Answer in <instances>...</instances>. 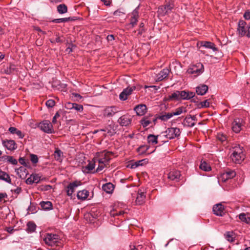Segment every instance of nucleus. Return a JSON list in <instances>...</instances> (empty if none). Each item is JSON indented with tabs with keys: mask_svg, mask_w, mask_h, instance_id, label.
Here are the masks:
<instances>
[{
	"mask_svg": "<svg viewBox=\"0 0 250 250\" xmlns=\"http://www.w3.org/2000/svg\"><path fill=\"white\" fill-rule=\"evenodd\" d=\"M21 191V188H17L15 190V192L17 193V194H19L20 193Z\"/></svg>",
	"mask_w": 250,
	"mask_h": 250,
	"instance_id": "774afa93",
	"label": "nucleus"
},
{
	"mask_svg": "<svg viewBox=\"0 0 250 250\" xmlns=\"http://www.w3.org/2000/svg\"><path fill=\"white\" fill-rule=\"evenodd\" d=\"M200 105L202 107H208L209 106V103L208 100H205L200 103Z\"/></svg>",
	"mask_w": 250,
	"mask_h": 250,
	"instance_id": "5fc2aeb1",
	"label": "nucleus"
},
{
	"mask_svg": "<svg viewBox=\"0 0 250 250\" xmlns=\"http://www.w3.org/2000/svg\"><path fill=\"white\" fill-rule=\"evenodd\" d=\"M41 180V177L38 174H32L26 180V183L32 185L33 183L37 184Z\"/></svg>",
	"mask_w": 250,
	"mask_h": 250,
	"instance_id": "a211bd4d",
	"label": "nucleus"
},
{
	"mask_svg": "<svg viewBox=\"0 0 250 250\" xmlns=\"http://www.w3.org/2000/svg\"><path fill=\"white\" fill-rule=\"evenodd\" d=\"M173 99H175L177 100H180V91H175L173 92Z\"/></svg>",
	"mask_w": 250,
	"mask_h": 250,
	"instance_id": "864d4df0",
	"label": "nucleus"
},
{
	"mask_svg": "<svg viewBox=\"0 0 250 250\" xmlns=\"http://www.w3.org/2000/svg\"><path fill=\"white\" fill-rule=\"evenodd\" d=\"M40 205L44 210H50L52 209V204L50 201H42L40 203Z\"/></svg>",
	"mask_w": 250,
	"mask_h": 250,
	"instance_id": "2f4dec72",
	"label": "nucleus"
},
{
	"mask_svg": "<svg viewBox=\"0 0 250 250\" xmlns=\"http://www.w3.org/2000/svg\"><path fill=\"white\" fill-rule=\"evenodd\" d=\"M51 42H62V41L60 37H58L56 38L54 42L51 41Z\"/></svg>",
	"mask_w": 250,
	"mask_h": 250,
	"instance_id": "69168bd1",
	"label": "nucleus"
},
{
	"mask_svg": "<svg viewBox=\"0 0 250 250\" xmlns=\"http://www.w3.org/2000/svg\"><path fill=\"white\" fill-rule=\"evenodd\" d=\"M106 39L108 42H111L114 40L115 38L113 35H108L106 37Z\"/></svg>",
	"mask_w": 250,
	"mask_h": 250,
	"instance_id": "bf43d9fd",
	"label": "nucleus"
},
{
	"mask_svg": "<svg viewBox=\"0 0 250 250\" xmlns=\"http://www.w3.org/2000/svg\"><path fill=\"white\" fill-rule=\"evenodd\" d=\"M194 96L195 93L193 92L186 91L185 90L180 91V100H189Z\"/></svg>",
	"mask_w": 250,
	"mask_h": 250,
	"instance_id": "412c9836",
	"label": "nucleus"
},
{
	"mask_svg": "<svg viewBox=\"0 0 250 250\" xmlns=\"http://www.w3.org/2000/svg\"><path fill=\"white\" fill-rule=\"evenodd\" d=\"M89 195V191L86 189L80 190L77 192V197L78 199L84 201L87 199Z\"/></svg>",
	"mask_w": 250,
	"mask_h": 250,
	"instance_id": "aec40b11",
	"label": "nucleus"
},
{
	"mask_svg": "<svg viewBox=\"0 0 250 250\" xmlns=\"http://www.w3.org/2000/svg\"><path fill=\"white\" fill-rule=\"evenodd\" d=\"M208 90V86L206 84H201L196 87V92L198 95H204Z\"/></svg>",
	"mask_w": 250,
	"mask_h": 250,
	"instance_id": "393cba45",
	"label": "nucleus"
},
{
	"mask_svg": "<svg viewBox=\"0 0 250 250\" xmlns=\"http://www.w3.org/2000/svg\"><path fill=\"white\" fill-rule=\"evenodd\" d=\"M70 20V18H64L55 19L52 21L55 23L65 22L68 21Z\"/></svg>",
	"mask_w": 250,
	"mask_h": 250,
	"instance_id": "49530a36",
	"label": "nucleus"
},
{
	"mask_svg": "<svg viewBox=\"0 0 250 250\" xmlns=\"http://www.w3.org/2000/svg\"><path fill=\"white\" fill-rule=\"evenodd\" d=\"M35 29L37 31L39 32V33H42V34H45V32L43 31L42 30H41L39 27H35Z\"/></svg>",
	"mask_w": 250,
	"mask_h": 250,
	"instance_id": "0e129e2a",
	"label": "nucleus"
},
{
	"mask_svg": "<svg viewBox=\"0 0 250 250\" xmlns=\"http://www.w3.org/2000/svg\"><path fill=\"white\" fill-rule=\"evenodd\" d=\"M157 120V118H156V117L153 116V115H150L149 116L144 117L141 120L140 123L143 127H146L149 125H155Z\"/></svg>",
	"mask_w": 250,
	"mask_h": 250,
	"instance_id": "6e6552de",
	"label": "nucleus"
},
{
	"mask_svg": "<svg viewBox=\"0 0 250 250\" xmlns=\"http://www.w3.org/2000/svg\"><path fill=\"white\" fill-rule=\"evenodd\" d=\"M243 120L240 118L234 120L232 123V129L235 133L239 132L242 129Z\"/></svg>",
	"mask_w": 250,
	"mask_h": 250,
	"instance_id": "ddd939ff",
	"label": "nucleus"
},
{
	"mask_svg": "<svg viewBox=\"0 0 250 250\" xmlns=\"http://www.w3.org/2000/svg\"><path fill=\"white\" fill-rule=\"evenodd\" d=\"M16 69V65L13 64H10L9 67H6L1 69V73L9 75L15 71Z\"/></svg>",
	"mask_w": 250,
	"mask_h": 250,
	"instance_id": "bb28decb",
	"label": "nucleus"
},
{
	"mask_svg": "<svg viewBox=\"0 0 250 250\" xmlns=\"http://www.w3.org/2000/svg\"><path fill=\"white\" fill-rule=\"evenodd\" d=\"M74 103H67L65 104V107L68 109H72L73 108Z\"/></svg>",
	"mask_w": 250,
	"mask_h": 250,
	"instance_id": "4d7b16f0",
	"label": "nucleus"
},
{
	"mask_svg": "<svg viewBox=\"0 0 250 250\" xmlns=\"http://www.w3.org/2000/svg\"><path fill=\"white\" fill-rule=\"evenodd\" d=\"M60 116V114L58 112H57L53 118L52 123L55 124L57 122V119L59 118Z\"/></svg>",
	"mask_w": 250,
	"mask_h": 250,
	"instance_id": "13d9d810",
	"label": "nucleus"
},
{
	"mask_svg": "<svg viewBox=\"0 0 250 250\" xmlns=\"http://www.w3.org/2000/svg\"><path fill=\"white\" fill-rule=\"evenodd\" d=\"M82 185L81 181L76 180L70 183L66 188V194L69 197H72L75 190L79 186Z\"/></svg>",
	"mask_w": 250,
	"mask_h": 250,
	"instance_id": "423d86ee",
	"label": "nucleus"
},
{
	"mask_svg": "<svg viewBox=\"0 0 250 250\" xmlns=\"http://www.w3.org/2000/svg\"><path fill=\"white\" fill-rule=\"evenodd\" d=\"M144 32V28H139V29L138 30V35H142Z\"/></svg>",
	"mask_w": 250,
	"mask_h": 250,
	"instance_id": "e2e57ef3",
	"label": "nucleus"
},
{
	"mask_svg": "<svg viewBox=\"0 0 250 250\" xmlns=\"http://www.w3.org/2000/svg\"><path fill=\"white\" fill-rule=\"evenodd\" d=\"M169 73L168 69L166 68L162 70L160 73L156 74L155 80L157 82L161 81L167 77Z\"/></svg>",
	"mask_w": 250,
	"mask_h": 250,
	"instance_id": "f3484780",
	"label": "nucleus"
},
{
	"mask_svg": "<svg viewBox=\"0 0 250 250\" xmlns=\"http://www.w3.org/2000/svg\"><path fill=\"white\" fill-rule=\"evenodd\" d=\"M204 70L203 64L199 62L190 65L187 70V73L196 77L200 75L204 72Z\"/></svg>",
	"mask_w": 250,
	"mask_h": 250,
	"instance_id": "39448f33",
	"label": "nucleus"
},
{
	"mask_svg": "<svg viewBox=\"0 0 250 250\" xmlns=\"http://www.w3.org/2000/svg\"><path fill=\"white\" fill-rule=\"evenodd\" d=\"M100 130L106 132L109 136H113L116 133V127L114 125H110L105 128L101 129Z\"/></svg>",
	"mask_w": 250,
	"mask_h": 250,
	"instance_id": "4be33fe9",
	"label": "nucleus"
},
{
	"mask_svg": "<svg viewBox=\"0 0 250 250\" xmlns=\"http://www.w3.org/2000/svg\"><path fill=\"white\" fill-rule=\"evenodd\" d=\"M217 137V139L222 142H224L227 140L226 135L223 133H218Z\"/></svg>",
	"mask_w": 250,
	"mask_h": 250,
	"instance_id": "09e8293b",
	"label": "nucleus"
},
{
	"mask_svg": "<svg viewBox=\"0 0 250 250\" xmlns=\"http://www.w3.org/2000/svg\"><path fill=\"white\" fill-rule=\"evenodd\" d=\"M73 109H75L77 111L82 112L83 111V105L76 103H74Z\"/></svg>",
	"mask_w": 250,
	"mask_h": 250,
	"instance_id": "de8ad7c7",
	"label": "nucleus"
},
{
	"mask_svg": "<svg viewBox=\"0 0 250 250\" xmlns=\"http://www.w3.org/2000/svg\"><path fill=\"white\" fill-rule=\"evenodd\" d=\"M39 127L42 131L47 133H52L53 131L52 124L47 120L41 122Z\"/></svg>",
	"mask_w": 250,
	"mask_h": 250,
	"instance_id": "0eeeda50",
	"label": "nucleus"
},
{
	"mask_svg": "<svg viewBox=\"0 0 250 250\" xmlns=\"http://www.w3.org/2000/svg\"><path fill=\"white\" fill-rule=\"evenodd\" d=\"M243 17L246 20L248 21L250 20V10H246L244 14Z\"/></svg>",
	"mask_w": 250,
	"mask_h": 250,
	"instance_id": "6e6d98bb",
	"label": "nucleus"
},
{
	"mask_svg": "<svg viewBox=\"0 0 250 250\" xmlns=\"http://www.w3.org/2000/svg\"><path fill=\"white\" fill-rule=\"evenodd\" d=\"M46 105L48 107H52L55 105V102L53 100H48L46 102Z\"/></svg>",
	"mask_w": 250,
	"mask_h": 250,
	"instance_id": "603ef678",
	"label": "nucleus"
},
{
	"mask_svg": "<svg viewBox=\"0 0 250 250\" xmlns=\"http://www.w3.org/2000/svg\"><path fill=\"white\" fill-rule=\"evenodd\" d=\"M239 218L243 222L247 224L250 223V215L249 214L242 213L239 214Z\"/></svg>",
	"mask_w": 250,
	"mask_h": 250,
	"instance_id": "f704fd0d",
	"label": "nucleus"
},
{
	"mask_svg": "<svg viewBox=\"0 0 250 250\" xmlns=\"http://www.w3.org/2000/svg\"><path fill=\"white\" fill-rule=\"evenodd\" d=\"M97 164V162H95L94 160V158L93 159L92 161H90L87 165H86L85 167V170H87V171L86 172H89L92 170H93Z\"/></svg>",
	"mask_w": 250,
	"mask_h": 250,
	"instance_id": "4c0bfd02",
	"label": "nucleus"
},
{
	"mask_svg": "<svg viewBox=\"0 0 250 250\" xmlns=\"http://www.w3.org/2000/svg\"><path fill=\"white\" fill-rule=\"evenodd\" d=\"M136 89L135 86L127 87L123 90L119 95V98L121 100L125 101L132 92Z\"/></svg>",
	"mask_w": 250,
	"mask_h": 250,
	"instance_id": "9d476101",
	"label": "nucleus"
},
{
	"mask_svg": "<svg viewBox=\"0 0 250 250\" xmlns=\"http://www.w3.org/2000/svg\"><path fill=\"white\" fill-rule=\"evenodd\" d=\"M134 110L136 112V114L138 116L144 115L147 111L146 106L144 104H140L136 105Z\"/></svg>",
	"mask_w": 250,
	"mask_h": 250,
	"instance_id": "dca6fc26",
	"label": "nucleus"
},
{
	"mask_svg": "<svg viewBox=\"0 0 250 250\" xmlns=\"http://www.w3.org/2000/svg\"><path fill=\"white\" fill-rule=\"evenodd\" d=\"M236 176V172L233 170H227L220 175V178L223 182H226L229 179L233 178Z\"/></svg>",
	"mask_w": 250,
	"mask_h": 250,
	"instance_id": "9b49d317",
	"label": "nucleus"
},
{
	"mask_svg": "<svg viewBox=\"0 0 250 250\" xmlns=\"http://www.w3.org/2000/svg\"><path fill=\"white\" fill-rule=\"evenodd\" d=\"M19 162L20 164H21V165H23V166H26L27 164L26 163V160L25 159L23 158H20L19 159Z\"/></svg>",
	"mask_w": 250,
	"mask_h": 250,
	"instance_id": "052dcab7",
	"label": "nucleus"
},
{
	"mask_svg": "<svg viewBox=\"0 0 250 250\" xmlns=\"http://www.w3.org/2000/svg\"><path fill=\"white\" fill-rule=\"evenodd\" d=\"M119 124L122 126H127L131 123V120L127 116H121L118 120Z\"/></svg>",
	"mask_w": 250,
	"mask_h": 250,
	"instance_id": "b1692460",
	"label": "nucleus"
},
{
	"mask_svg": "<svg viewBox=\"0 0 250 250\" xmlns=\"http://www.w3.org/2000/svg\"><path fill=\"white\" fill-rule=\"evenodd\" d=\"M181 134V131L179 128L177 127H173V135H174L175 137H178ZM174 136H173V139Z\"/></svg>",
	"mask_w": 250,
	"mask_h": 250,
	"instance_id": "8fccbe9b",
	"label": "nucleus"
},
{
	"mask_svg": "<svg viewBox=\"0 0 250 250\" xmlns=\"http://www.w3.org/2000/svg\"><path fill=\"white\" fill-rule=\"evenodd\" d=\"M26 230L28 232H33L35 231L36 229V224L33 222H29L27 224Z\"/></svg>",
	"mask_w": 250,
	"mask_h": 250,
	"instance_id": "a19ab883",
	"label": "nucleus"
},
{
	"mask_svg": "<svg viewBox=\"0 0 250 250\" xmlns=\"http://www.w3.org/2000/svg\"><path fill=\"white\" fill-rule=\"evenodd\" d=\"M0 161L8 162L13 165H16L17 164V161L13 156L5 155L1 157L0 159Z\"/></svg>",
	"mask_w": 250,
	"mask_h": 250,
	"instance_id": "cd10ccee",
	"label": "nucleus"
},
{
	"mask_svg": "<svg viewBox=\"0 0 250 250\" xmlns=\"http://www.w3.org/2000/svg\"><path fill=\"white\" fill-rule=\"evenodd\" d=\"M117 108L115 106H108L103 111V115L104 118H111L118 112Z\"/></svg>",
	"mask_w": 250,
	"mask_h": 250,
	"instance_id": "1a4fd4ad",
	"label": "nucleus"
},
{
	"mask_svg": "<svg viewBox=\"0 0 250 250\" xmlns=\"http://www.w3.org/2000/svg\"><path fill=\"white\" fill-rule=\"evenodd\" d=\"M102 189L107 193H112L114 189V186L111 183H107L103 185Z\"/></svg>",
	"mask_w": 250,
	"mask_h": 250,
	"instance_id": "a878e982",
	"label": "nucleus"
},
{
	"mask_svg": "<svg viewBox=\"0 0 250 250\" xmlns=\"http://www.w3.org/2000/svg\"><path fill=\"white\" fill-rule=\"evenodd\" d=\"M112 154L109 151H103L98 152L94 158V160L97 163H98L96 172L102 171L105 167L109 165V161L111 159Z\"/></svg>",
	"mask_w": 250,
	"mask_h": 250,
	"instance_id": "f257e3e1",
	"label": "nucleus"
},
{
	"mask_svg": "<svg viewBox=\"0 0 250 250\" xmlns=\"http://www.w3.org/2000/svg\"><path fill=\"white\" fill-rule=\"evenodd\" d=\"M183 124L184 125L188 127H192L195 125V122L192 121L190 115L188 116L185 118Z\"/></svg>",
	"mask_w": 250,
	"mask_h": 250,
	"instance_id": "473e14b6",
	"label": "nucleus"
},
{
	"mask_svg": "<svg viewBox=\"0 0 250 250\" xmlns=\"http://www.w3.org/2000/svg\"><path fill=\"white\" fill-rule=\"evenodd\" d=\"M30 160L33 164H36L38 162V156L35 154H30Z\"/></svg>",
	"mask_w": 250,
	"mask_h": 250,
	"instance_id": "3c124183",
	"label": "nucleus"
},
{
	"mask_svg": "<svg viewBox=\"0 0 250 250\" xmlns=\"http://www.w3.org/2000/svg\"><path fill=\"white\" fill-rule=\"evenodd\" d=\"M60 240V238L58 234L51 233H46L43 237L45 243L51 247L59 245Z\"/></svg>",
	"mask_w": 250,
	"mask_h": 250,
	"instance_id": "20e7f679",
	"label": "nucleus"
},
{
	"mask_svg": "<svg viewBox=\"0 0 250 250\" xmlns=\"http://www.w3.org/2000/svg\"><path fill=\"white\" fill-rule=\"evenodd\" d=\"M54 157L56 161L61 162L63 158V152L59 148H56L54 153Z\"/></svg>",
	"mask_w": 250,
	"mask_h": 250,
	"instance_id": "c85d7f7f",
	"label": "nucleus"
},
{
	"mask_svg": "<svg viewBox=\"0 0 250 250\" xmlns=\"http://www.w3.org/2000/svg\"><path fill=\"white\" fill-rule=\"evenodd\" d=\"M157 136L150 134L147 136V141L149 144L151 145H155L157 144Z\"/></svg>",
	"mask_w": 250,
	"mask_h": 250,
	"instance_id": "e433bc0d",
	"label": "nucleus"
},
{
	"mask_svg": "<svg viewBox=\"0 0 250 250\" xmlns=\"http://www.w3.org/2000/svg\"><path fill=\"white\" fill-rule=\"evenodd\" d=\"M144 162H145V160H142L135 162L132 164L131 167L132 168H135L139 166H143Z\"/></svg>",
	"mask_w": 250,
	"mask_h": 250,
	"instance_id": "a18cd8bd",
	"label": "nucleus"
},
{
	"mask_svg": "<svg viewBox=\"0 0 250 250\" xmlns=\"http://www.w3.org/2000/svg\"><path fill=\"white\" fill-rule=\"evenodd\" d=\"M57 11L61 14H64L67 12V7L64 4H61L57 6Z\"/></svg>",
	"mask_w": 250,
	"mask_h": 250,
	"instance_id": "58836bf2",
	"label": "nucleus"
},
{
	"mask_svg": "<svg viewBox=\"0 0 250 250\" xmlns=\"http://www.w3.org/2000/svg\"><path fill=\"white\" fill-rule=\"evenodd\" d=\"M181 175L179 170L173 171V181L175 180L176 182L178 181Z\"/></svg>",
	"mask_w": 250,
	"mask_h": 250,
	"instance_id": "c03bdc74",
	"label": "nucleus"
},
{
	"mask_svg": "<svg viewBox=\"0 0 250 250\" xmlns=\"http://www.w3.org/2000/svg\"><path fill=\"white\" fill-rule=\"evenodd\" d=\"M237 32L240 37L250 38V22L247 23L244 20H240L238 23Z\"/></svg>",
	"mask_w": 250,
	"mask_h": 250,
	"instance_id": "7ed1b4c3",
	"label": "nucleus"
},
{
	"mask_svg": "<svg viewBox=\"0 0 250 250\" xmlns=\"http://www.w3.org/2000/svg\"><path fill=\"white\" fill-rule=\"evenodd\" d=\"M172 117V113H165L164 114H162L161 115L158 116L156 118L157 119H160L163 121H167L168 119H170Z\"/></svg>",
	"mask_w": 250,
	"mask_h": 250,
	"instance_id": "c9c22d12",
	"label": "nucleus"
},
{
	"mask_svg": "<svg viewBox=\"0 0 250 250\" xmlns=\"http://www.w3.org/2000/svg\"><path fill=\"white\" fill-rule=\"evenodd\" d=\"M17 174L22 179L26 178L28 174V171L24 167H20L16 169Z\"/></svg>",
	"mask_w": 250,
	"mask_h": 250,
	"instance_id": "5701e85b",
	"label": "nucleus"
},
{
	"mask_svg": "<svg viewBox=\"0 0 250 250\" xmlns=\"http://www.w3.org/2000/svg\"><path fill=\"white\" fill-rule=\"evenodd\" d=\"M213 213L217 216H222L224 214V208L221 204H217L213 207Z\"/></svg>",
	"mask_w": 250,
	"mask_h": 250,
	"instance_id": "2eb2a0df",
	"label": "nucleus"
},
{
	"mask_svg": "<svg viewBox=\"0 0 250 250\" xmlns=\"http://www.w3.org/2000/svg\"><path fill=\"white\" fill-rule=\"evenodd\" d=\"M145 198L146 195L145 193L141 190H139L136 197V204L138 205L143 204L145 202Z\"/></svg>",
	"mask_w": 250,
	"mask_h": 250,
	"instance_id": "6ab92c4d",
	"label": "nucleus"
},
{
	"mask_svg": "<svg viewBox=\"0 0 250 250\" xmlns=\"http://www.w3.org/2000/svg\"><path fill=\"white\" fill-rule=\"evenodd\" d=\"M2 144L7 149L14 150L17 148V145L15 142L12 140H3Z\"/></svg>",
	"mask_w": 250,
	"mask_h": 250,
	"instance_id": "4468645a",
	"label": "nucleus"
},
{
	"mask_svg": "<svg viewBox=\"0 0 250 250\" xmlns=\"http://www.w3.org/2000/svg\"><path fill=\"white\" fill-rule=\"evenodd\" d=\"M232 161L236 164H241L245 159V154L243 147L236 146L233 147L232 154L230 156Z\"/></svg>",
	"mask_w": 250,
	"mask_h": 250,
	"instance_id": "f03ea898",
	"label": "nucleus"
},
{
	"mask_svg": "<svg viewBox=\"0 0 250 250\" xmlns=\"http://www.w3.org/2000/svg\"><path fill=\"white\" fill-rule=\"evenodd\" d=\"M125 213L124 211H120L118 213H111V215L114 216L116 215H123Z\"/></svg>",
	"mask_w": 250,
	"mask_h": 250,
	"instance_id": "680f3d73",
	"label": "nucleus"
},
{
	"mask_svg": "<svg viewBox=\"0 0 250 250\" xmlns=\"http://www.w3.org/2000/svg\"><path fill=\"white\" fill-rule=\"evenodd\" d=\"M129 16H130V19L129 25L131 27H133L137 24L138 22V19L139 18L138 9H137V8L135 9L131 13L129 14Z\"/></svg>",
	"mask_w": 250,
	"mask_h": 250,
	"instance_id": "f8f14e48",
	"label": "nucleus"
},
{
	"mask_svg": "<svg viewBox=\"0 0 250 250\" xmlns=\"http://www.w3.org/2000/svg\"><path fill=\"white\" fill-rule=\"evenodd\" d=\"M187 112L186 108L184 106H181L180 107H178L174 110V111H173V116H176V115H179L183 113H186Z\"/></svg>",
	"mask_w": 250,
	"mask_h": 250,
	"instance_id": "ea45409f",
	"label": "nucleus"
},
{
	"mask_svg": "<svg viewBox=\"0 0 250 250\" xmlns=\"http://www.w3.org/2000/svg\"><path fill=\"white\" fill-rule=\"evenodd\" d=\"M101 1L106 6H109L110 4V1L109 0H101Z\"/></svg>",
	"mask_w": 250,
	"mask_h": 250,
	"instance_id": "338daca9",
	"label": "nucleus"
},
{
	"mask_svg": "<svg viewBox=\"0 0 250 250\" xmlns=\"http://www.w3.org/2000/svg\"><path fill=\"white\" fill-rule=\"evenodd\" d=\"M201 45L206 48L212 49L213 51H216L217 50L215 44L209 42H201Z\"/></svg>",
	"mask_w": 250,
	"mask_h": 250,
	"instance_id": "72a5a7b5",
	"label": "nucleus"
},
{
	"mask_svg": "<svg viewBox=\"0 0 250 250\" xmlns=\"http://www.w3.org/2000/svg\"><path fill=\"white\" fill-rule=\"evenodd\" d=\"M0 180L4 181L8 183H11V180L9 175L4 171L0 172Z\"/></svg>",
	"mask_w": 250,
	"mask_h": 250,
	"instance_id": "7c9ffc66",
	"label": "nucleus"
},
{
	"mask_svg": "<svg viewBox=\"0 0 250 250\" xmlns=\"http://www.w3.org/2000/svg\"><path fill=\"white\" fill-rule=\"evenodd\" d=\"M200 168L205 171H208L211 169L210 166L205 161L201 162Z\"/></svg>",
	"mask_w": 250,
	"mask_h": 250,
	"instance_id": "37998d69",
	"label": "nucleus"
},
{
	"mask_svg": "<svg viewBox=\"0 0 250 250\" xmlns=\"http://www.w3.org/2000/svg\"><path fill=\"white\" fill-rule=\"evenodd\" d=\"M9 131L13 134H17L19 138L22 139L24 137L23 134L21 132V131L18 130L15 127H10L8 129Z\"/></svg>",
	"mask_w": 250,
	"mask_h": 250,
	"instance_id": "c756f323",
	"label": "nucleus"
},
{
	"mask_svg": "<svg viewBox=\"0 0 250 250\" xmlns=\"http://www.w3.org/2000/svg\"><path fill=\"white\" fill-rule=\"evenodd\" d=\"M149 146L147 145H142L137 148V152L139 154H143L146 152Z\"/></svg>",
	"mask_w": 250,
	"mask_h": 250,
	"instance_id": "79ce46f5",
	"label": "nucleus"
}]
</instances>
